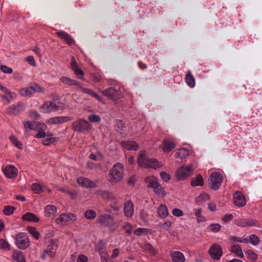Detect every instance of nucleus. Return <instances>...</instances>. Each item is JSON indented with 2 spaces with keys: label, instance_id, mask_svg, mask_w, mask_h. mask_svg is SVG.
<instances>
[{
  "label": "nucleus",
  "instance_id": "f257e3e1",
  "mask_svg": "<svg viewBox=\"0 0 262 262\" xmlns=\"http://www.w3.org/2000/svg\"><path fill=\"white\" fill-rule=\"evenodd\" d=\"M138 164L139 167L144 168H152L155 170L163 166V164L155 158H149L145 151H141L138 155Z\"/></svg>",
  "mask_w": 262,
  "mask_h": 262
},
{
  "label": "nucleus",
  "instance_id": "f03ea898",
  "mask_svg": "<svg viewBox=\"0 0 262 262\" xmlns=\"http://www.w3.org/2000/svg\"><path fill=\"white\" fill-rule=\"evenodd\" d=\"M123 166L121 163H115L108 174V181L113 184L119 183L123 178Z\"/></svg>",
  "mask_w": 262,
  "mask_h": 262
},
{
  "label": "nucleus",
  "instance_id": "7ed1b4c3",
  "mask_svg": "<svg viewBox=\"0 0 262 262\" xmlns=\"http://www.w3.org/2000/svg\"><path fill=\"white\" fill-rule=\"evenodd\" d=\"M145 181L147 183L148 188H152L155 193L161 197L166 195V192L164 188L156 180L154 177L148 176L145 178Z\"/></svg>",
  "mask_w": 262,
  "mask_h": 262
},
{
  "label": "nucleus",
  "instance_id": "20e7f679",
  "mask_svg": "<svg viewBox=\"0 0 262 262\" xmlns=\"http://www.w3.org/2000/svg\"><path fill=\"white\" fill-rule=\"evenodd\" d=\"M223 177L222 174L217 171L211 173L208 179V183L209 187L213 190H218L223 183Z\"/></svg>",
  "mask_w": 262,
  "mask_h": 262
},
{
  "label": "nucleus",
  "instance_id": "39448f33",
  "mask_svg": "<svg viewBox=\"0 0 262 262\" xmlns=\"http://www.w3.org/2000/svg\"><path fill=\"white\" fill-rule=\"evenodd\" d=\"M64 107L62 102L57 101H47L40 107L41 111L43 113H50L55 112Z\"/></svg>",
  "mask_w": 262,
  "mask_h": 262
},
{
  "label": "nucleus",
  "instance_id": "423d86ee",
  "mask_svg": "<svg viewBox=\"0 0 262 262\" xmlns=\"http://www.w3.org/2000/svg\"><path fill=\"white\" fill-rule=\"evenodd\" d=\"M45 92L44 89L37 83L34 82L30 84L29 86L22 88L20 90L19 94L24 97H31L36 93Z\"/></svg>",
  "mask_w": 262,
  "mask_h": 262
},
{
  "label": "nucleus",
  "instance_id": "0eeeda50",
  "mask_svg": "<svg viewBox=\"0 0 262 262\" xmlns=\"http://www.w3.org/2000/svg\"><path fill=\"white\" fill-rule=\"evenodd\" d=\"M99 91L103 95L115 102L117 101L123 97V94L120 91L115 89L112 86L104 90L99 89Z\"/></svg>",
  "mask_w": 262,
  "mask_h": 262
},
{
  "label": "nucleus",
  "instance_id": "6e6552de",
  "mask_svg": "<svg viewBox=\"0 0 262 262\" xmlns=\"http://www.w3.org/2000/svg\"><path fill=\"white\" fill-rule=\"evenodd\" d=\"M15 244L22 250L27 249L30 245V239L28 234L24 232H19L16 235Z\"/></svg>",
  "mask_w": 262,
  "mask_h": 262
},
{
  "label": "nucleus",
  "instance_id": "1a4fd4ad",
  "mask_svg": "<svg viewBox=\"0 0 262 262\" xmlns=\"http://www.w3.org/2000/svg\"><path fill=\"white\" fill-rule=\"evenodd\" d=\"M193 173V168L191 165L181 166L176 172V177L179 181H183Z\"/></svg>",
  "mask_w": 262,
  "mask_h": 262
},
{
  "label": "nucleus",
  "instance_id": "9d476101",
  "mask_svg": "<svg viewBox=\"0 0 262 262\" xmlns=\"http://www.w3.org/2000/svg\"><path fill=\"white\" fill-rule=\"evenodd\" d=\"M106 244L99 240L96 245V249L100 256L101 262H109L110 256L106 249Z\"/></svg>",
  "mask_w": 262,
  "mask_h": 262
},
{
  "label": "nucleus",
  "instance_id": "9b49d317",
  "mask_svg": "<svg viewBox=\"0 0 262 262\" xmlns=\"http://www.w3.org/2000/svg\"><path fill=\"white\" fill-rule=\"evenodd\" d=\"M25 104L19 102L16 104H12L7 107L6 110V113L9 116H17L21 112L25 111Z\"/></svg>",
  "mask_w": 262,
  "mask_h": 262
},
{
  "label": "nucleus",
  "instance_id": "f8f14e48",
  "mask_svg": "<svg viewBox=\"0 0 262 262\" xmlns=\"http://www.w3.org/2000/svg\"><path fill=\"white\" fill-rule=\"evenodd\" d=\"M89 123L88 121L81 119L75 121L72 124V129L76 132L82 133L89 129Z\"/></svg>",
  "mask_w": 262,
  "mask_h": 262
},
{
  "label": "nucleus",
  "instance_id": "ddd939ff",
  "mask_svg": "<svg viewBox=\"0 0 262 262\" xmlns=\"http://www.w3.org/2000/svg\"><path fill=\"white\" fill-rule=\"evenodd\" d=\"M76 216L71 213H61L56 220L58 224H65L71 222H74L76 220Z\"/></svg>",
  "mask_w": 262,
  "mask_h": 262
},
{
  "label": "nucleus",
  "instance_id": "4468645a",
  "mask_svg": "<svg viewBox=\"0 0 262 262\" xmlns=\"http://www.w3.org/2000/svg\"><path fill=\"white\" fill-rule=\"evenodd\" d=\"M113 218L108 214L100 215L97 217V223L101 226L111 227L113 225Z\"/></svg>",
  "mask_w": 262,
  "mask_h": 262
},
{
  "label": "nucleus",
  "instance_id": "2eb2a0df",
  "mask_svg": "<svg viewBox=\"0 0 262 262\" xmlns=\"http://www.w3.org/2000/svg\"><path fill=\"white\" fill-rule=\"evenodd\" d=\"M209 252L212 258L216 260L219 259L223 255L222 248L217 244L212 245Z\"/></svg>",
  "mask_w": 262,
  "mask_h": 262
},
{
  "label": "nucleus",
  "instance_id": "dca6fc26",
  "mask_svg": "<svg viewBox=\"0 0 262 262\" xmlns=\"http://www.w3.org/2000/svg\"><path fill=\"white\" fill-rule=\"evenodd\" d=\"M233 202L235 205L238 207L244 206L247 203L244 195L239 191H236L234 193Z\"/></svg>",
  "mask_w": 262,
  "mask_h": 262
},
{
  "label": "nucleus",
  "instance_id": "f3484780",
  "mask_svg": "<svg viewBox=\"0 0 262 262\" xmlns=\"http://www.w3.org/2000/svg\"><path fill=\"white\" fill-rule=\"evenodd\" d=\"M77 182L82 187L87 188H94L96 187V184L87 178L79 177L77 179Z\"/></svg>",
  "mask_w": 262,
  "mask_h": 262
},
{
  "label": "nucleus",
  "instance_id": "a211bd4d",
  "mask_svg": "<svg viewBox=\"0 0 262 262\" xmlns=\"http://www.w3.org/2000/svg\"><path fill=\"white\" fill-rule=\"evenodd\" d=\"M124 213L128 218H131L134 214V205L131 200H127L124 205Z\"/></svg>",
  "mask_w": 262,
  "mask_h": 262
},
{
  "label": "nucleus",
  "instance_id": "6ab92c4d",
  "mask_svg": "<svg viewBox=\"0 0 262 262\" xmlns=\"http://www.w3.org/2000/svg\"><path fill=\"white\" fill-rule=\"evenodd\" d=\"M71 68L75 74L79 79H83L84 72L79 67L75 58L72 57L71 62Z\"/></svg>",
  "mask_w": 262,
  "mask_h": 262
},
{
  "label": "nucleus",
  "instance_id": "aec40b11",
  "mask_svg": "<svg viewBox=\"0 0 262 262\" xmlns=\"http://www.w3.org/2000/svg\"><path fill=\"white\" fill-rule=\"evenodd\" d=\"M4 174L8 178H13L17 176L18 170L12 165H9L3 169Z\"/></svg>",
  "mask_w": 262,
  "mask_h": 262
},
{
  "label": "nucleus",
  "instance_id": "412c9836",
  "mask_svg": "<svg viewBox=\"0 0 262 262\" xmlns=\"http://www.w3.org/2000/svg\"><path fill=\"white\" fill-rule=\"evenodd\" d=\"M120 145L125 149L128 150H137L139 148V145L134 141H122Z\"/></svg>",
  "mask_w": 262,
  "mask_h": 262
},
{
  "label": "nucleus",
  "instance_id": "4be33fe9",
  "mask_svg": "<svg viewBox=\"0 0 262 262\" xmlns=\"http://www.w3.org/2000/svg\"><path fill=\"white\" fill-rule=\"evenodd\" d=\"M176 146V143L171 139H166L163 141L162 150L164 152H169Z\"/></svg>",
  "mask_w": 262,
  "mask_h": 262
},
{
  "label": "nucleus",
  "instance_id": "5701e85b",
  "mask_svg": "<svg viewBox=\"0 0 262 262\" xmlns=\"http://www.w3.org/2000/svg\"><path fill=\"white\" fill-rule=\"evenodd\" d=\"M71 118L69 116H57L48 120V123L51 124H59L70 120Z\"/></svg>",
  "mask_w": 262,
  "mask_h": 262
},
{
  "label": "nucleus",
  "instance_id": "b1692460",
  "mask_svg": "<svg viewBox=\"0 0 262 262\" xmlns=\"http://www.w3.org/2000/svg\"><path fill=\"white\" fill-rule=\"evenodd\" d=\"M56 34L60 38L64 39L68 45H72L75 43V41L72 37L66 32L59 31L57 32Z\"/></svg>",
  "mask_w": 262,
  "mask_h": 262
},
{
  "label": "nucleus",
  "instance_id": "393cba45",
  "mask_svg": "<svg viewBox=\"0 0 262 262\" xmlns=\"http://www.w3.org/2000/svg\"><path fill=\"white\" fill-rule=\"evenodd\" d=\"M17 95L15 92L9 90L1 95L2 98L6 101V104H9L12 101L15 100Z\"/></svg>",
  "mask_w": 262,
  "mask_h": 262
},
{
  "label": "nucleus",
  "instance_id": "a878e982",
  "mask_svg": "<svg viewBox=\"0 0 262 262\" xmlns=\"http://www.w3.org/2000/svg\"><path fill=\"white\" fill-rule=\"evenodd\" d=\"M98 193L104 199L107 200H116L117 196L112 192L106 190H100L98 191Z\"/></svg>",
  "mask_w": 262,
  "mask_h": 262
},
{
  "label": "nucleus",
  "instance_id": "bb28decb",
  "mask_svg": "<svg viewBox=\"0 0 262 262\" xmlns=\"http://www.w3.org/2000/svg\"><path fill=\"white\" fill-rule=\"evenodd\" d=\"M115 127L117 130L119 132L121 137L124 138L126 136V134L124 133H122V131L124 130L126 127L125 123L121 120L117 119L115 121Z\"/></svg>",
  "mask_w": 262,
  "mask_h": 262
},
{
  "label": "nucleus",
  "instance_id": "cd10ccee",
  "mask_svg": "<svg viewBox=\"0 0 262 262\" xmlns=\"http://www.w3.org/2000/svg\"><path fill=\"white\" fill-rule=\"evenodd\" d=\"M170 256L173 262H185L184 254L180 251L171 252Z\"/></svg>",
  "mask_w": 262,
  "mask_h": 262
},
{
  "label": "nucleus",
  "instance_id": "c85d7f7f",
  "mask_svg": "<svg viewBox=\"0 0 262 262\" xmlns=\"http://www.w3.org/2000/svg\"><path fill=\"white\" fill-rule=\"evenodd\" d=\"M81 89L82 92L85 94H89L91 96H92L93 97L95 98L96 99H97L98 101L100 102L103 103V100L101 97L97 94L96 93H95L93 90L90 89L85 88L82 86L81 85V87H79Z\"/></svg>",
  "mask_w": 262,
  "mask_h": 262
},
{
  "label": "nucleus",
  "instance_id": "c756f323",
  "mask_svg": "<svg viewBox=\"0 0 262 262\" xmlns=\"http://www.w3.org/2000/svg\"><path fill=\"white\" fill-rule=\"evenodd\" d=\"M157 212L161 219H164L169 214L167 206L162 204L159 206Z\"/></svg>",
  "mask_w": 262,
  "mask_h": 262
},
{
  "label": "nucleus",
  "instance_id": "7c9ffc66",
  "mask_svg": "<svg viewBox=\"0 0 262 262\" xmlns=\"http://www.w3.org/2000/svg\"><path fill=\"white\" fill-rule=\"evenodd\" d=\"M61 81L67 85H77L78 87H81V84L75 80H73L68 77L62 76L60 78Z\"/></svg>",
  "mask_w": 262,
  "mask_h": 262
},
{
  "label": "nucleus",
  "instance_id": "2f4dec72",
  "mask_svg": "<svg viewBox=\"0 0 262 262\" xmlns=\"http://www.w3.org/2000/svg\"><path fill=\"white\" fill-rule=\"evenodd\" d=\"M46 214L49 216H55L57 215V208L53 205H48L45 208Z\"/></svg>",
  "mask_w": 262,
  "mask_h": 262
},
{
  "label": "nucleus",
  "instance_id": "473e14b6",
  "mask_svg": "<svg viewBox=\"0 0 262 262\" xmlns=\"http://www.w3.org/2000/svg\"><path fill=\"white\" fill-rule=\"evenodd\" d=\"M32 190L36 194L44 192V185L40 183H33L31 185Z\"/></svg>",
  "mask_w": 262,
  "mask_h": 262
},
{
  "label": "nucleus",
  "instance_id": "72a5a7b5",
  "mask_svg": "<svg viewBox=\"0 0 262 262\" xmlns=\"http://www.w3.org/2000/svg\"><path fill=\"white\" fill-rule=\"evenodd\" d=\"M204 184V181L202 176L198 174L193 178L191 181V185L192 187L202 186Z\"/></svg>",
  "mask_w": 262,
  "mask_h": 262
},
{
  "label": "nucleus",
  "instance_id": "f704fd0d",
  "mask_svg": "<svg viewBox=\"0 0 262 262\" xmlns=\"http://www.w3.org/2000/svg\"><path fill=\"white\" fill-rule=\"evenodd\" d=\"M22 219L25 221L34 222H38L39 220V218L32 212L26 213L23 215Z\"/></svg>",
  "mask_w": 262,
  "mask_h": 262
},
{
  "label": "nucleus",
  "instance_id": "c9c22d12",
  "mask_svg": "<svg viewBox=\"0 0 262 262\" xmlns=\"http://www.w3.org/2000/svg\"><path fill=\"white\" fill-rule=\"evenodd\" d=\"M40 128L38 130L37 134L35 135L34 137L37 139H41L45 138L47 134H46L45 130L47 129V126L43 123H39Z\"/></svg>",
  "mask_w": 262,
  "mask_h": 262
},
{
  "label": "nucleus",
  "instance_id": "e433bc0d",
  "mask_svg": "<svg viewBox=\"0 0 262 262\" xmlns=\"http://www.w3.org/2000/svg\"><path fill=\"white\" fill-rule=\"evenodd\" d=\"M231 250L232 253H235L239 258H242L244 256L242 249L238 244L233 245L231 247Z\"/></svg>",
  "mask_w": 262,
  "mask_h": 262
},
{
  "label": "nucleus",
  "instance_id": "4c0bfd02",
  "mask_svg": "<svg viewBox=\"0 0 262 262\" xmlns=\"http://www.w3.org/2000/svg\"><path fill=\"white\" fill-rule=\"evenodd\" d=\"M189 155L188 150L186 148H180L175 154V158L182 159L185 158Z\"/></svg>",
  "mask_w": 262,
  "mask_h": 262
},
{
  "label": "nucleus",
  "instance_id": "58836bf2",
  "mask_svg": "<svg viewBox=\"0 0 262 262\" xmlns=\"http://www.w3.org/2000/svg\"><path fill=\"white\" fill-rule=\"evenodd\" d=\"M185 81L190 88H193L194 87L195 85V79L190 71L186 75Z\"/></svg>",
  "mask_w": 262,
  "mask_h": 262
},
{
  "label": "nucleus",
  "instance_id": "ea45409f",
  "mask_svg": "<svg viewBox=\"0 0 262 262\" xmlns=\"http://www.w3.org/2000/svg\"><path fill=\"white\" fill-rule=\"evenodd\" d=\"M52 134H47L45 138L42 140V144L45 146H49L51 143L55 142L57 141V138L56 137H52Z\"/></svg>",
  "mask_w": 262,
  "mask_h": 262
},
{
  "label": "nucleus",
  "instance_id": "a19ab883",
  "mask_svg": "<svg viewBox=\"0 0 262 262\" xmlns=\"http://www.w3.org/2000/svg\"><path fill=\"white\" fill-rule=\"evenodd\" d=\"M195 215L196 217L197 222L198 223L204 222L206 221V217L202 214V209L201 208H196L193 209Z\"/></svg>",
  "mask_w": 262,
  "mask_h": 262
},
{
  "label": "nucleus",
  "instance_id": "79ce46f5",
  "mask_svg": "<svg viewBox=\"0 0 262 262\" xmlns=\"http://www.w3.org/2000/svg\"><path fill=\"white\" fill-rule=\"evenodd\" d=\"M238 225L242 227H252L255 225V221L251 219H244L239 222Z\"/></svg>",
  "mask_w": 262,
  "mask_h": 262
},
{
  "label": "nucleus",
  "instance_id": "37998d69",
  "mask_svg": "<svg viewBox=\"0 0 262 262\" xmlns=\"http://www.w3.org/2000/svg\"><path fill=\"white\" fill-rule=\"evenodd\" d=\"M221 225L219 224H211L207 227V230L213 233L219 232L221 228Z\"/></svg>",
  "mask_w": 262,
  "mask_h": 262
},
{
  "label": "nucleus",
  "instance_id": "c03bdc74",
  "mask_svg": "<svg viewBox=\"0 0 262 262\" xmlns=\"http://www.w3.org/2000/svg\"><path fill=\"white\" fill-rule=\"evenodd\" d=\"M0 249L5 251L10 250V245L5 239L1 238L0 239Z\"/></svg>",
  "mask_w": 262,
  "mask_h": 262
},
{
  "label": "nucleus",
  "instance_id": "a18cd8bd",
  "mask_svg": "<svg viewBox=\"0 0 262 262\" xmlns=\"http://www.w3.org/2000/svg\"><path fill=\"white\" fill-rule=\"evenodd\" d=\"M13 258L17 262H26L25 258L23 254V252L20 251L16 252V254L13 255Z\"/></svg>",
  "mask_w": 262,
  "mask_h": 262
},
{
  "label": "nucleus",
  "instance_id": "49530a36",
  "mask_svg": "<svg viewBox=\"0 0 262 262\" xmlns=\"http://www.w3.org/2000/svg\"><path fill=\"white\" fill-rule=\"evenodd\" d=\"M10 140L12 142L13 144H14L16 147H17L19 149H22L23 148V145L22 143L18 141L16 137L14 136H11L10 137Z\"/></svg>",
  "mask_w": 262,
  "mask_h": 262
},
{
  "label": "nucleus",
  "instance_id": "de8ad7c7",
  "mask_svg": "<svg viewBox=\"0 0 262 262\" xmlns=\"http://www.w3.org/2000/svg\"><path fill=\"white\" fill-rule=\"evenodd\" d=\"M84 216L88 220H93L96 216V213L94 210L89 209L85 212Z\"/></svg>",
  "mask_w": 262,
  "mask_h": 262
},
{
  "label": "nucleus",
  "instance_id": "09e8293b",
  "mask_svg": "<svg viewBox=\"0 0 262 262\" xmlns=\"http://www.w3.org/2000/svg\"><path fill=\"white\" fill-rule=\"evenodd\" d=\"M149 232V229L147 228H138L135 230L134 233L137 236L146 235Z\"/></svg>",
  "mask_w": 262,
  "mask_h": 262
},
{
  "label": "nucleus",
  "instance_id": "8fccbe9b",
  "mask_svg": "<svg viewBox=\"0 0 262 262\" xmlns=\"http://www.w3.org/2000/svg\"><path fill=\"white\" fill-rule=\"evenodd\" d=\"M15 208L12 206H5L3 209V213L6 215H10L14 212Z\"/></svg>",
  "mask_w": 262,
  "mask_h": 262
},
{
  "label": "nucleus",
  "instance_id": "3c124183",
  "mask_svg": "<svg viewBox=\"0 0 262 262\" xmlns=\"http://www.w3.org/2000/svg\"><path fill=\"white\" fill-rule=\"evenodd\" d=\"M88 120L93 123H99L101 121V118L99 115L92 114L88 116Z\"/></svg>",
  "mask_w": 262,
  "mask_h": 262
},
{
  "label": "nucleus",
  "instance_id": "603ef678",
  "mask_svg": "<svg viewBox=\"0 0 262 262\" xmlns=\"http://www.w3.org/2000/svg\"><path fill=\"white\" fill-rule=\"evenodd\" d=\"M28 230L30 233L36 239H38L39 237V233L36 229L33 227H28Z\"/></svg>",
  "mask_w": 262,
  "mask_h": 262
},
{
  "label": "nucleus",
  "instance_id": "864d4df0",
  "mask_svg": "<svg viewBox=\"0 0 262 262\" xmlns=\"http://www.w3.org/2000/svg\"><path fill=\"white\" fill-rule=\"evenodd\" d=\"M54 244L53 243L49 244L46 249L44 250L45 254H47L48 255H49L50 257L53 256V253L54 248Z\"/></svg>",
  "mask_w": 262,
  "mask_h": 262
},
{
  "label": "nucleus",
  "instance_id": "5fc2aeb1",
  "mask_svg": "<svg viewBox=\"0 0 262 262\" xmlns=\"http://www.w3.org/2000/svg\"><path fill=\"white\" fill-rule=\"evenodd\" d=\"M259 237L255 234H252L249 236V242L253 245H257L259 243Z\"/></svg>",
  "mask_w": 262,
  "mask_h": 262
},
{
  "label": "nucleus",
  "instance_id": "6e6d98bb",
  "mask_svg": "<svg viewBox=\"0 0 262 262\" xmlns=\"http://www.w3.org/2000/svg\"><path fill=\"white\" fill-rule=\"evenodd\" d=\"M248 257L251 259L252 261H255L257 259V255L251 250H248L247 251Z\"/></svg>",
  "mask_w": 262,
  "mask_h": 262
},
{
  "label": "nucleus",
  "instance_id": "4d7b16f0",
  "mask_svg": "<svg viewBox=\"0 0 262 262\" xmlns=\"http://www.w3.org/2000/svg\"><path fill=\"white\" fill-rule=\"evenodd\" d=\"M1 70L4 73L6 74H12L13 73V69L11 68L8 67L6 65H2L1 66Z\"/></svg>",
  "mask_w": 262,
  "mask_h": 262
},
{
  "label": "nucleus",
  "instance_id": "13d9d810",
  "mask_svg": "<svg viewBox=\"0 0 262 262\" xmlns=\"http://www.w3.org/2000/svg\"><path fill=\"white\" fill-rule=\"evenodd\" d=\"M123 229L125 230L126 233L128 234H132L133 227L129 223H125V224L123 226Z\"/></svg>",
  "mask_w": 262,
  "mask_h": 262
},
{
  "label": "nucleus",
  "instance_id": "bf43d9fd",
  "mask_svg": "<svg viewBox=\"0 0 262 262\" xmlns=\"http://www.w3.org/2000/svg\"><path fill=\"white\" fill-rule=\"evenodd\" d=\"M161 178L165 182H168L170 179V175L165 171H161L160 173Z\"/></svg>",
  "mask_w": 262,
  "mask_h": 262
},
{
  "label": "nucleus",
  "instance_id": "052dcab7",
  "mask_svg": "<svg viewBox=\"0 0 262 262\" xmlns=\"http://www.w3.org/2000/svg\"><path fill=\"white\" fill-rule=\"evenodd\" d=\"M146 249L153 255H156L158 253V251L151 244H148L146 245Z\"/></svg>",
  "mask_w": 262,
  "mask_h": 262
},
{
  "label": "nucleus",
  "instance_id": "680f3d73",
  "mask_svg": "<svg viewBox=\"0 0 262 262\" xmlns=\"http://www.w3.org/2000/svg\"><path fill=\"white\" fill-rule=\"evenodd\" d=\"M210 196L207 193L204 192L200 194L198 197V201H206L209 200Z\"/></svg>",
  "mask_w": 262,
  "mask_h": 262
},
{
  "label": "nucleus",
  "instance_id": "e2e57ef3",
  "mask_svg": "<svg viewBox=\"0 0 262 262\" xmlns=\"http://www.w3.org/2000/svg\"><path fill=\"white\" fill-rule=\"evenodd\" d=\"M172 214L177 217H181L184 215L183 211L178 208H174L172 210Z\"/></svg>",
  "mask_w": 262,
  "mask_h": 262
},
{
  "label": "nucleus",
  "instance_id": "0e129e2a",
  "mask_svg": "<svg viewBox=\"0 0 262 262\" xmlns=\"http://www.w3.org/2000/svg\"><path fill=\"white\" fill-rule=\"evenodd\" d=\"M172 226V223L170 221H166L164 224H163L161 227L166 231L169 230V228Z\"/></svg>",
  "mask_w": 262,
  "mask_h": 262
},
{
  "label": "nucleus",
  "instance_id": "69168bd1",
  "mask_svg": "<svg viewBox=\"0 0 262 262\" xmlns=\"http://www.w3.org/2000/svg\"><path fill=\"white\" fill-rule=\"evenodd\" d=\"M229 242L232 243L233 242L242 243V238L235 236L230 235L229 237Z\"/></svg>",
  "mask_w": 262,
  "mask_h": 262
},
{
  "label": "nucleus",
  "instance_id": "338daca9",
  "mask_svg": "<svg viewBox=\"0 0 262 262\" xmlns=\"http://www.w3.org/2000/svg\"><path fill=\"white\" fill-rule=\"evenodd\" d=\"M23 124H24V127L25 128V129L26 130L29 129L30 130L33 129V125L32 122L31 121H24L23 122Z\"/></svg>",
  "mask_w": 262,
  "mask_h": 262
},
{
  "label": "nucleus",
  "instance_id": "774afa93",
  "mask_svg": "<svg viewBox=\"0 0 262 262\" xmlns=\"http://www.w3.org/2000/svg\"><path fill=\"white\" fill-rule=\"evenodd\" d=\"M88 257L83 254H80L77 259V262H88Z\"/></svg>",
  "mask_w": 262,
  "mask_h": 262
}]
</instances>
